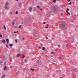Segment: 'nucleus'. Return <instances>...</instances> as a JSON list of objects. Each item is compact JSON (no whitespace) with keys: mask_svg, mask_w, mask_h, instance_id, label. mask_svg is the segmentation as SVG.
<instances>
[{"mask_svg":"<svg viewBox=\"0 0 78 78\" xmlns=\"http://www.w3.org/2000/svg\"><path fill=\"white\" fill-rule=\"evenodd\" d=\"M2 59L3 61H5V60H6V58H5V57L4 56H3L2 57Z\"/></svg>","mask_w":78,"mask_h":78,"instance_id":"f257e3e1","label":"nucleus"},{"mask_svg":"<svg viewBox=\"0 0 78 78\" xmlns=\"http://www.w3.org/2000/svg\"><path fill=\"white\" fill-rule=\"evenodd\" d=\"M6 41L7 42V44H8L9 43V40L7 38L6 39Z\"/></svg>","mask_w":78,"mask_h":78,"instance_id":"f03ea898","label":"nucleus"},{"mask_svg":"<svg viewBox=\"0 0 78 78\" xmlns=\"http://www.w3.org/2000/svg\"><path fill=\"white\" fill-rule=\"evenodd\" d=\"M61 27H65V24H61Z\"/></svg>","mask_w":78,"mask_h":78,"instance_id":"7ed1b4c3","label":"nucleus"},{"mask_svg":"<svg viewBox=\"0 0 78 78\" xmlns=\"http://www.w3.org/2000/svg\"><path fill=\"white\" fill-rule=\"evenodd\" d=\"M20 55H21V54L20 53L16 55L17 57H19V56H20Z\"/></svg>","mask_w":78,"mask_h":78,"instance_id":"20e7f679","label":"nucleus"},{"mask_svg":"<svg viewBox=\"0 0 78 78\" xmlns=\"http://www.w3.org/2000/svg\"><path fill=\"white\" fill-rule=\"evenodd\" d=\"M29 11H30V12H31V11H32V8L31 7L29 8Z\"/></svg>","mask_w":78,"mask_h":78,"instance_id":"39448f33","label":"nucleus"},{"mask_svg":"<svg viewBox=\"0 0 78 78\" xmlns=\"http://www.w3.org/2000/svg\"><path fill=\"white\" fill-rule=\"evenodd\" d=\"M4 70H6L7 69V67H6V66H5L4 67Z\"/></svg>","mask_w":78,"mask_h":78,"instance_id":"423d86ee","label":"nucleus"},{"mask_svg":"<svg viewBox=\"0 0 78 78\" xmlns=\"http://www.w3.org/2000/svg\"><path fill=\"white\" fill-rule=\"evenodd\" d=\"M18 5L20 7H21V6H22V4L21 3H19Z\"/></svg>","mask_w":78,"mask_h":78,"instance_id":"0eeeda50","label":"nucleus"},{"mask_svg":"<svg viewBox=\"0 0 78 78\" xmlns=\"http://www.w3.org/2000/svg\"><path fill=\"white\" fill-rule=\"evenodd\" d=\"M8 2H6V3H5V6H8Z\"/></svg>","mask_w":78,"mask_h":78,"instance_id":"6e6552de","label":"nucleus"},{"mask_svg":"<svg viewBox=\"0 0 78 78\" xmlns=\"http://www.w3.org/2000/svg\"><path fill=\"white\" fill-rule=\"evenodd\" d=\"M42 50H45V47H43L42 48Z\"/></svg>","mask_w":78,"mask_h":78,"instance_id":"1a4fd4ad","label":"nucleus"},{"mask_svg":"<svg viewBox=\"0 0 78 78\" xmlns=\"http://www.w3.org/2000/svg\"><path fill=\"white\" fill-rule=\"evenodd\" d=\"M10 14L11 15V14H14V12H11L10 13Z\"/></svg>","mask_w":78,"mask_h":78,"instance_id":"9d476101","label":"nucleus"},{"mask_svg":"<svg viewBox=\"0 0 78 78\" xmlns=\"http://www.w3.org/2000/svg\"><path fill=\"white\" fill-rule=\"evenodd\" d=\"M13 28L14 29H16V28H17V26H14Z\"/></svg>","mask_w":78,"mask_h":78,"instance_id":"9b49d317","label":"nucleus"},{"mask_svg":"<svg viewBox=\"0 0 78 78\" xmlns=\"http://www.w3.org/2000/svg\"><path fill=\"white\" fill-rule=\"evenodd\" d=\"M9 45L10 47H12V46L13 45L12 44H9Z\"/></svg>","mask_w":78,"mask_h":78,"instance_id":"f8f14e48","label":"nucleus"},{"mask_svg":"<svg viewBox=\"0 0 78 78\" xmlns=\"http://www.w3.org/2000/svg\"><path fill=\"white\" fill-rule=\"evenodd\" d=\"M6 41L5 40H2V42L3 43H5V42Z\"/></svg>","mask_w":78,"mask_h":78,"instance_id":"ddd939ff","label":"nucleus"},{"mask_svg":"<svg viewBox=\"0 0 78 78\" xmlns=\"http://www.w3.org/2000/svg\"><path fill=\"white\" fill-rule=\"evenodd\" d=\"M4 28L5 30L6 29V27H5V25H4Z\"/></svg>","mask_w":78,"mask_h":78,"instance_id":"4468645a","label":"nucleus"},{"mask_svg":"<svg viewBox=\"0 0 78 78\" xmlns=\"http://www.w3.org/2000/svg\"><path fill=\"white\" fill-rule=\"evenodd\" d=\"M24 61L25 62H27V59H25L24 60Z\"/></svg>","mask_w":78,"mask_h":78,"instance_id":"2eb2a0df","label":"nucleus"},{"mask_svg":"<svg viewBox=\"0 0 78 78\" xmlns=\"http://www.w3.org/2000/svg\"><path fill=\"white\" fill-rule=\"evenodd\" d=\"M15 22V20H14V22H12V25H14V24H15V23H14V22Z\"/></svg>","mask_w":78,"mask_h":78,"instance_id":"dca6fc26","label":"nucleus"},{"mask_svg":"<svg viewBox=\"0 0 78 78\" xmlns=\"http://www.w3.org/2000/svg\"><path fill=\"white\" fill-rule=\"evenodd\" d=\"M37 8L39 9V8H41V6H40L38 5V6H37Z\"/></svg>","mask_w":78,"mask_h":78,"instance_id":"f3484780","label":"nucleus"},{"mask_svg":"<svg viewBox=\"0 0 78 78\" xmlns=\"http://www.w3.org/2000/svg\"><path fill=\"white\" fill-rule=\"evenodd\" d=\"M6 47L7 48H9V47H8V44L6 45Z\"/></svg>","mask_w":78,"mask_h":78,"instance_id":"a211bd4d","label":"nucleus"},{"mask_svg":"<svg viewBox=\"0 0 78 78\" xmlns=\"http://www.w3.org/2000/svg\"><path fill=\"white\" fill-rule=\"evenodd\" d=\"M53 1L54 3H55L56 2V0H53Z\"/></svg>","mask_w":78,"mask_h":78,"instance_id":"6ab92c4d","label":"nucleus"},{"mask_svg":"<svg viewBox=\"0 0 78 78\" xmlns=\"http://www.w3.org/2000/svg\"><path fill=\"white\" fill-rule=\"evenodd\" d=\"M70 13H69V12H68L67 13V16H68V15H70Z\"/></svg>","mask_w":78,"mask_h":78,"instance_id":"aec40b11","label":"nucleus"},{"mask_svg":"<svg viewBox=\"0 0 78 78\" xmlns=\"http://www.w3.org/2000/svg\"><path fill=\"white\" fill-rule=\"evenodd\" d=\"M7 6H6L5 5V9H7V8H8V7H7Z\"/></svg>","mask_w":78,"mask_h":78,"instance_id":"412c9836","label":"nucleus"},{"mask_svg":"<svg viewBox=\"0 0 78 78\" xmlns=\"http://www.w3.org/2000/svg\"><path fill=\"white\" fill-rule=\"evenodd\" d=\"M74 18H76V15H74Z\"/></svg>","mask_w":78,"mask_h":78,"instance_id":"4be33fe9","label":"nucleus"},{"mask_svg":"<svg viewBox=\"0 0 78 78\" xmlns=\"http://www.w3.org/2000/svg\"><path fill=\"white\" fill-rule=\"evenodd\" d=\"M15 42H16V43H17V39H16Z\"/></svg>","mask_w":78,"mask_h":78,"instance_id":"5701e85b","label":"nucleus"},{"mask_svg":"<svg viewBox=\"0 0 78 78\" xmlns=\"http://www.w3.org/2000/svg\"><path fill=\"white\" fill-rule=\"evenodd\" d=\"M21 27H22V25H20V27H19V28H21Z\"/></svg>","mask_w":78,"mask_h":78,"instance_id":"b1692460","label":"nucleus"},{"mask_svg":"<svg viewBox=\"0 0 78 78\" xmlns=\"http://www.w3.org/2000/svg\"><path fill=\"white\" fill-rule=\"evenodd\" d=\"M31 69V70L33 71V72H34V69Z\"/></svg>","mask_w":78,"mask_h":78,"instance_id":"393cba45","label":"nucleus"},{"mask_svg":"<svg viewBox=\"0 0 78 78\" xmlns=\"http://www.w3.org/2000/svg\"><path fill=\"white\" fill-rule=\"evenodd\" d=\"M5 65H6V61H5L4 63Z\"/></svg>","mask_w":78,"mask_h":78,"instance_id":"a878e982","label":"nucleus"},{"mask_svg":"<svg viewBox=\"0 0 78 78\" xmlns=\"http://www.w3.org/2000/svg\"><path fill=\"white\" fill-rule=\"evenodd\" d=\"M54 9L55 10L56 9V7H54Z\"/></svg>","mask_w":78,"mask_h":78,"instance_id":"bb28decb","label":"nucleus"},{"mask_svg":"<svg viewBox=\"0 0 78 78\" xmlns=\"http://www.w3.org/2000/svg\"><path fill=\"white\" fill-rule=\"evenodd\" d=\"M2 37V35L0 34V37Z\"/></svg>","mask_w":78,"mask_h":78,"instance_id":"cd10ccee","label":"nucleus"},{"mask_svg":"<svg viewBox=\"0 0 78 78\" xmlns=\"http://www.w3.org/2000/svg\"><path fill=\"white\" fill-rule=\"evenodd\" d=\"M23 41H24V40H25V37H23Z\"/></svg>","mask_w":78,"mask_h":78,"instance_id":"c85d7f7f","label":"nucleus"},{"mask_svg":"<svg viewBox=\"0 0 78 78\" xmlns=\"http://www.w3.org/2000/svg\"><path fill=\"white\" fill-rule=\"evenodd\" d=\"M16 14H18V12H17V11L16 12Z\"/></svg>","mask_w":78,"mask_h":78,"instance_id":"c756f323","label":"nucleus"},{"mask_svg":"<svg viewBox=\"0 0 78 78\" xmlns=\"http://www.w3.org/2000/svg\"><path fill=\"white\" fill-rule=\"evenodd\" d=\"M51 54H54V52H52L51 53Z\"/></svg>","mask_w":78,"mask_h":78,"instance_id":"7c9ffc66","label":"nucleus"},{"mask_svg":"<svg viewBox=\"0 0 78 78\" xmlns=\"http://www.w3.org/2000/svg\"><path fill=\"white\" fill-rule=\"evenodd\" d=\"M25 58V55H23V57H22V58Z\"/></svg>","mask_w":78,"mask_h":78,"instance_id":"2f4dec72","label":"nucleus"},{"mask_svg":"<svg viewBox=\"0 0 78 78\" xmlns=\"http://www.w3.org/2000/svg\"><path fill=\"white\" fill-rule=\"evenodd\" d=\"M61 16H63V14L62 13L61 14Z\"/></svg>","mask_w":78,"mask_h":78,"instance_id":"473e14b6","label":"nucleus"},{"mask_svg":"<svg viewBox=\"0 0 78 78\" xmlns=\"http://www.w3.org/2000/svg\"><path fill=\"white\" fill-rule=\"evenodd\" d=\"M69 5H72V2H70L69 3Z\"/></svg>","mask_w":78,"mask_h":78,"instance_id":"72a5a7b5","label":"nucleus"},{"mask_svg":"<svg viewBox=\"0 0 78 78\" xmlns=\"http://www.w3.org/2000/svg\"><path fill=\"white\" fill-rule=\"evenodd\" d=\"M45 28H48V27L47 26V27H45Z\"/></svg>","mask_w":78,"mask_h":78,"instance_id":"f704fd0d","label":"nucleus"},{"mask_svg":"<svg viewBox=\"0 0 78 78\" xmlns=\"http://www.w3.org/2000/svg\"><path fill=\"white\" fill-rule=\"evenodd\" d=\"M40 10H41V11H42V9H40Z\"/></svg>","mask_w":78,"mask_h":78,"instance_id":"c9c22d12","label":"nucleus"},{"mask_svg":"<svg viewBox=\"0 0 78 78\" xmlns=\"http://www.w3.org/2000/svg\"><path fill=\"white\" fill-rule=\"evenodd\" d=\"M43 24H45V22H43Z\"/></svg>","mask_w":78,"mask_h":78,"instance_id":"e433bc0d","label":"nucleus"},{"mask_svg":"<svg viewBox=\"0 0 78 78\" xmlns=\"http://www.w3.org/2000/svg\"><path fill=\"white\" fill-rule=\"evenodd\" d=\"M5 75H4L3 76V77H5Z\"/></svg>","mask_w":78,"mask_h":78,"instance_id":"4c0bfd02","label":"nucleus"},{"mask_svg":"<svg viewBox=\"0 0 78 78\" xmlns=\"http://www.w3.org/2000/svg\"><path fill=\"white\" fill-rule=\"evenodd\" d=\"M46 39H48V37H46Z\"/></svg>","mask_w":78,"mask_h":78,"instance_id":"58836bf2","label":"nucleus"},{"mask_svg":"<svg viewBox=\"0 0 78 78\" xmlns=\"http://www.w3.org/2000/svg\"><path fill=\"white\" fill-rule=\"evenodd\" d=\"M58 46L59 47H60V45H58Z\"/></svg>","mask_w":78,"mask_h":78,"instance_id":"ea45409f","label":"nucleus"},{"mask_svg":"<svg viewBox=\"0 0 78 78\" xmlns=\"http://www.w3.org/2000/svg\"><path fill=\"white\" fill-rule=\"evenodd\" d=\"M14 33H15V34H16V31H14Z\"/></svg>","mask_w":78,"mask_h":78,"instance_id":"a19ab883","label":"nucleus"},{"mask_svg":"<svg viewBox=\"0 0 78 78\" xmlns=\"http://www.w3.org/2000/svg\"><path fill=\"white\" fill-rule=\"evenodd\" d=\"M70 0H68V2H70Z\"/></svg>","mask_w":78,"mask_h":78,"instance_id":"79ce46f5","label":"nucleus"},{"mask_svg":"<svg viewBox=\"0 0 78 78\" xmlns=\"http://www.w3.org/2000/svg\"><path fill=\"white\" fill-rule=\"evenodd\" d=\"M67 10H68V11H69V9H67Z\"/></svg>","mask_w":78,"mask_h":78,"instance_id":"37998d69","label":"nucleus"},{"mask_svg":"<svg viewBox=\"0 0 78 78\" xmlns=\"http://www.w3.org/2000/svg\"><path fill=\"white\" fill-rule=\"evenodd\" d=\"M41 48V47H39V48Z\"/></svg>","mask_w":78,"mask_h":78,"instance_id":"c03bdc74","label":"nucleus"},{"mask_svg":"<svg viewBox=\"0 0 78 78\" xmlns=\"http://www.w3.org/2000/svg\"><path fill=\"white\" fill-rule=\"evenodd\" d=\"M66 12H68V10H66Z\"/></svg>","mask_w":78,"mask_h":78,"instance_id":"a18cd8bd","label":"nucleus"},{"mask_svg":"<svg viewBox=\"0 0 78 78\" xmlns=\"http://www.w3.org/2000/svg\"><path fill=\"white\" fill-rule=\"evenodd\" d=\"M59 59H61V57H59Z\"/></svg>","mask_w":78,"mask_h":78,"instance_id":"49530a36","label":"nucleus"},{"mask_svg":"<svg viewBox=\"0 0 78 78\" xmlns=\"http://www.w3.org/2000/svg\"><path fill=\"white\" fill-rule=\"evenodd\" d=\"M68 47V45H66V47Z\"/></svg>","mask_w":78,"mask_h":78,"instance_id":"de8ad7c7","label":"nucleus"},{"mask_svg":"<svg viewBox=\"0 0 78 78\" xmlns=\"http://www.w3.org/2000/svg\"><path fill=\"white\" fill-rule=\"evenodd\" d=\"M70 21H71V22H72V20H71V21H69V22H70Z\"/></svg>","mask_w":78,"mask_h":78,"instance_id":"09e8293b","label":"nucleus"},{"mask_svg":"<svg viewBox=\"0 0 78 78\" xmlns=\"http://www.w3.org/2000/svg\"><path fill=\"white\" fill-rule=\"evenodd\" d=\"M10 62H11V59H10Z\"/></svg>","mask_w":78,"mask_h":78,"instance_id":"8fccbe9b","label":"nucleus"},{"mask_svg":"<svg viewBox=\"0 0 78 78\" xmlns=\"http://www.w3.org/2000/svg\"><path fill=\"white\" fill-rule=\"evenodd\" d=\"M16 75H17V73H16Z\"/></svg>","mask_w":78,"mask_h":78,"instance_id":"3c124183","label":"nucleus"},{"mask_svg":"<svg viewBox=\"0 0 78 78\" xmlns=\"http://www.w3.org/2000/svg\"><path fill=\"white\" fill-rule=\"evenodd\" d=\"M18 31H17L16 33H18Z\"/></svg>","mask_w":78,"mask_h":78,"instance_id":"603ef678","label":"nucleus"},{"mask_svg":"<svg viewBox=\"0 0 78 78\" xmlns=\"http://www.w3.org/2000/svg\"><path fill=\"white\" fill-rule=\"evenodd\" d=\"M47 26H48V24H47Z\"/></svg>","mask_w":78,"mask_h":78,"instance_id":"864d4df0","label":"nucleus"},{"mask_svg":"<svg viewBox=\"0 0 78 78\" xmlns=\"http://www.w3.org/2000/svg\"><path fill=\"white\" fill-rule=\"evenodd\" d=\"M10 68H12V66H10Z\"/></svg>","mask_w":78,"mask_h":78,"instance_id":"5fc2aeb1","label":"nucleus"},{"mask_svg":"<svg viewBox=\"0 0 78 78\" xmlns=\"http://www.w3.org/2000/svg\"><path fill=\"white\" fill-rule=\"evenodd\" d=\"M55 51H57V50H55Z\"/></svg>","mask_w":78,"mask_h":78,"instance_id":"6e6d98bb","label":"nucleus"},{"mask_svg":"<svg viewBox=\"0 0 78 78\" xmlns=\"http://www.w3.org/2000/svg\"><path fill=\"white\" fill-rule=\"evenodd\" d=\"M17 1H19V0H16Z\"/></svg>","mask_w":78,"mask_h":78,"instance_id":"4d7b16f0","label":"nucleus"},{"mask_svg":"<svg viewBox=\"0 0 78 78\" xmlns=\"http://www.w3.org/2000/svg\"><path fill=\"white\" fill-rule=\"evenodd\" d=\"M62 6H63V7H64V6L63 5H62Z\"/></svg>","mask_w":78,"mask_h":78,"instance_id":"13d9d810","label":"nucleus"},{"mask_svg":"<svg viewBox=\"0 0 78 78\" xmlns=\"http://www.w3.org/2000/svg\"><path fill=\"white\" fill-rule=\"evenodd\" d=\"M31 39H33V38H31Z\"/></svg>","mask_w":78,"mask_h":78,"instance_id":"bf43d9fd","label":"nucleus"},{"mask_svg":"<svg viewBox=\"0 0 78 78\" xmlns=\"http://www.w3.org/2000/svg\"><path fill=\"white\" fill-rule=\"evenodd\" d=\"M2 78H3V77H2Z\"/></svg>","mask_w":78,"mask_h":78,"instance_id":"052dcab7","label":"nucleus"},{"mask_svg":"<svg viewBox=\"0 0 78 78\" xmlns=\"http://www.w3.org/2000/svg\"><path fill=\"white\" fill-rule=\"evenodd\" d=\"M43 53H42V54H43Z\"/></svg>","mask_w":78,"mask_h":78,"instance_id":"680f3d73","label":"nucleus"},{"mask_svg":"<svg viewBox=\"0 0 78 78\" xmlns=\"http://www.w3.org/2000/svg\"><path fill=\"white\" fill-rule=\"evenodd\" d=\"M44 0L46 1V0Z\"/></svg>","mask_w":78,"mask_h":78,"instance_id":"e2e57ef3","label":"nucleus"}]
</instances>
